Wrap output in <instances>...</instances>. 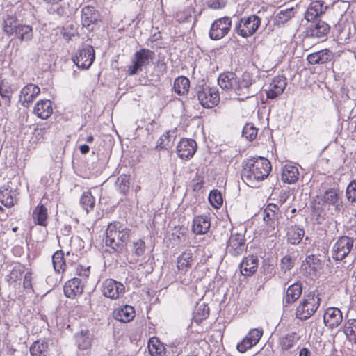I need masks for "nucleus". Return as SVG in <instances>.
<instances>
[{"label": "nucleus", "instance_id": "a18cd8bd", "mask_svg": "<svg viewBox=\"0 0 356 356\" xmlns=\"http://www.w3.org/2000/svg\"><path fill=\"white\" fill-rule=\"evenodd\" d=\"M80 204L87 213L93 210L95 200L90 192H84L80 199Z\"/></svg>", "mask_w": 356, "mask_h": 356}, {"label": "nucleus", "instance_id": "49530a36", "mask_svg": "<svg viewBox=\"0 0 356 356\" xmlns=\"http://www.w3.org/2000/svg\"><path fill=\"white\" fill-rule=\"evenodd\" d=\"M294 15L293 8H289L279 12L275 18V24L281 26L287 22Z\"/></svg>", "mask_w": 356, "mask_h": 356}, {"label": "nucleus", "instance_id": "e433bc0d", "mask_svg": "<svg viewBox=\"0 0 356 356\" xmlns=\"http://www.w3.org/2000/svg\"><path fill=\"white\" fill-rule=\"evenodd\" d=\"M48 351L49 345L45 341H36L30 347L32 356H47Z\"/></svg>", "mask_w": 356, "mask_h": 356}, {"label": "nucleus", "instance_id": "cd10ccee", "mask_svg": "<svg viewBox=\"0 0 356 356\" xmlns=\"http://www.w3.org/2000/svg\"><path fill=\"white\" fill-rule=\"evenodd\" d=\"M32 219L35 225L47 227L48 224L47 208L44 204H38L33 209Z\"/></svg>", "mask_w": 356, "mask_h": 356}, {"label": "nucleus", "instance_id": "5fc2aeb1", "mask_svg": "<svg viewBox=\"0 0 356 356\" xmlns=\"http://www.w3.org/2000/svg\"><path fill=\"white\" fill-rule=\"evenodd\" d=\"M346 196L348 202L351 203L356 202V180L352 181L348 184L346 191Z\"/></svg>", "mask_w": 356, "mask_h": 356}, {"label": "nucleus", "instance_id": "79ce46f5", "mask_svg": "<svg viewBox=\"0 0 356 356\" xmlns=\"http://www.w3.org/2000/svg\"><path fill=\"white\" fill-rule=\"evenodd\" d=\"M13 92L12 86L8 81L0 80V95L4 99L7 106L10 104V98Z\"/></svg>", "mask_w": 356, "mask_h": 356}, {"label": "nucleus", "instance_id": "aec40b11", "mask_svg": "<svg viewBox=\"0 0 356 356\" xmlns=\"http://www.w3.org/2000/svg\"><path fill=\"white\" fill-rule=\"evenodd\" d=\"M83 281L81 279L78 277L71 279L64 286L65 295L70 298L81 295L83 291Z\"/></svg>", "mask_w": 356, "mask_h": 356}, {"label": "nucleus", "instance_id": "4468645a", "mask_svg": "<svg viewBox=\"0 0 356 356\" xmlns=\"http://www.w3.org/2000/svg\"><path fill=\"white\" fill-rule=\"evenodd\" d=\"M287 85L286 78L283 76H277L273 79L268 89L266 96L268 99H275L282 95Z\"/></svg>", "mask_w": 356, "mask_h": 356}, {"label": "nucleus", "instance_id": "423d86ee", "mask_svg": "<svg viewBox=\"0 0 356 356\" xmlns=\"http://www.w3.org/2000/svg\"><path fill=\"white\" fill-rule=\"evenodd\" d=\"M355 243L353 237L341 236L337 238L334 243L331 254L333 259L342 261L350 252Z\"/></svg>", "mask_w": 356, "mask_h": 356}, {"label": "nucleus", "instance_id": "6e6552de", "mask_svg": "<svg viewBox=\"0 0 356 356\" xmlns=\"http://www.w3.org/2000/svg\"><path fill=\"white\" fill-rule=\"evenodd\" d=\"M197 96L200 104L207 108H213L220 100L218 90L209 87L200 88Z\"/></svg>", "mask_w": 356, "mask_h": 356}, {"label": "nucleus", "instance_id": "0eeeda50", "mask_svg": "<svg viewBox=\"0 0 356 356\" xmlns=\"http://www.w3.org/2000/svg\"><path fill=\"white\" fill-rule=\"evenodd\" d=\"M232 26V19L230 17H224L216 19L212 24L209 37L212 40H218L227 35Z\"/></svg>", "mask_w": 356, "mask_h": 356}, {"label": "nucleus", "instance_id": "0e129e2a", "mask_svg": "<svg viewBox=\"0 0 356 356\" xmlns=\"http://www.w3.org/2000/svg\"><path fill=\"white\" fill-rule=\"evenodd\" d=\"M280 199L279 200L280 204H282L283 203H284L288 197V195H286V193L285 192H282L280 194Z\"/></svg>", "mask_w": 356, "mask_h": 356}, {"label": "nucleus", "instance_id": "4be33fe9", "mask_svg": "<svg viewBox=\"0 0 356 356\" xmlns=\"http://www.w3.org/2000/svg\"><path fill=\"white\" fill-rule=\"evenodd\" d=\"M280 213H264L263 220L264 222L265 234L268 236H273L279 224Z\"/></svg>", "mask_w": 356, "mask_h": 356}, {"label": "nucleus", "instance_id": "b1692460", "mask_svg": "<svg viewBox=\"0 0 356 356\" xmlns=\"http://www.w3.org/2000/svg\"><path fill=\"white\" fill-rule=\"evenodd\" d=\"M113 318L120 322L127 323L131 321L135 316V310L130 305L118 307L113 310Z\"/></svg>", "mask_w": 356, "mask_h": 356}, {"label": "nucleus", "instance_id": "1a4fd4ad", "mask_svg": "<svg viewBox=\"0 0 356 356\" xmlns=\"http://www.w3.org/2000/svg\"><path fill=\"white\" fill-rule=\"evenodd\" d=\"M95 50L90 45L84 46L79 49L74 57L73 61L80 69H88L95 60Z\"/></svg>", "mask_w": 356, "mask_h": 356}, {"label": "nucleus", "instance_id": "37998d69", "mask_svg": "<svg viewBox=\"0 0 356 356\" xmlns=\"http://www.w3.org/2000/svg\"><path fill=\"white\" fill-rule=\"evenodd\" d=\"M174 131H166L158 140L156 148L161 149H168L170 148L174 143V136L172 135Z\"/></svg>", "mask_w": 356, "mask_h": 356}, {"label": "nucleus", "instance_id": "3c124183", "mask_svg": "<svg viewBox=\"0 0 356 356\" xmlns=\"http://www.w3.org/2000/svg\"><path fill=\"white\" fill-rule=\"evenodd\" d=\"M11 190L5 189L0 191V202L6 207H11L15 204V200Z\"/></svg>", "mask_w": 356, "mask_h": 356}, {"label": "nucleus", "instance_id": "a878e982", "mask_svg": "<svg viewBox=\"0 0 356 356\" xmlns=\"http://www.w3.org/2000/svg\"><path fill=\"white\" fill-rule=\"evenodd\" d=\"M302 284L299 282L290 285L286 291L284 300V306L288 307L295 302L301 296Z\"/></svg>", "mask_w": 356, "mask_h": 356}, {"label": "nucleus", "instance_id": "de8ad7c7", "mask_svg": "<svg viewBox=\"0 0 356 356\" xmlns=\"http://www.w3.org/2000/svg\"><path fill=\"white\" fill-rule=\"evenodd\" d=\"M343 332L350 341L356 343V319H350L345 323Z\"/></svg>", "mask_w": 356, "mask_h": 356}, {"label": "nucleus", "instance_id": "bf43d9fd", "mask_svg": "<svg viewBox=\"0 0 356 356\" xmlns=\"http://www.w3.org/2000/svg\"><path fill=\"white\" fill-rule=\"evenodd\" d=\"M282 268L286 271L293 266V261L290 256H284L281 260Z\"/></svg>", "mask_w": 356, "mask_h": 356}, {"label": "nucleus", "instance_id": "bb28decb", "mask_svg": "<svg viewBox=\"0 0 356 356\" xmlns=\"http://www.w3.org/2000/svg\"><path fill=\"white\" fill-rule=\"evenodd\" d=\"M33 113L41 119H47L53 113L52 102L48 99L38 102L34 107Z\"/></svg>", "mask_w": 356, "mask_h": 356}, {"label": "nucleus", "instance_id": "f8f14e48", "mask_svg": "<svg viewBox=\"0 0 356 356\" xmlns=\"http://www.w3.org/2000/svg\"><path fill=\"white\" fill-rule=\"evenodd\" d=\"M245 239L241 234H232L227 245V251L233 256H238L245 250Z\"/></svg>", "mask_w": 356, "mask_h": 356}, {"label": "nucleus", "instance_id": "f257e3e1", "mask_svg": "<svg viewBox=\"0 0 356 356\" xmlns=\"http://www.w3.org/2000/svg\"><path fill=\"white\" fill-rule=\"evenodd\" d=\"M271 170L270 161L264 157H252L243 162L241 177L249 186L255 188Z\"/></svg>", "mask_w": 356, "mask_h": 356}, {"label": "nucleus", "instance_id": "4c0bfd02", "mask_svg": "<svg viewBox=\"0 0 356 356\" xmlns=\"http://www.w3.org/2000/svg\"><path fill=\"white\" fill-rule=\"evenodd\" d=\"M18 25L17 19L14 16L7 15L3 17V31L8 35H12L15 33Z\"/></svg>", "mask_w": 356, "mask_h": 356}, {"label": "nucleus", "instance_id": "9b49d317", "mask_svg": "<svg viewBox=\"0 0 356 356\" xmlns=\"http://www.w3.org/2000/svg\"><path fill=\"white\" fill-rule=\"evenodd\" d=\"M102 291L104 296L115 300L124 293V286L119 282L108 279L103 283Z\"/></svg>", "mask_w": 356, "mask_h": 356}, {"label": "nucleus", "instance_id": "72a5a7b5", "mask_svg": "<svg viewBox=\"0 0 356 356\" xmlns=\"http://www.w3.org/2000/svg\"><path fill=\"white\" fill-rule=\"evenodd\" d=\"M193 254L189 251L184 252L177 261V269L181 273H185L191 267Z\"/></svg>", "mask_w": 356, "mask_h": 356}, {"label": "nucleus", "instance_id": "4d7b16f0", "mask_svg": "<svg viewBox=\"0 0 356 356\" xmlns=\"http://www.w3.org/2000/svg\"><path fill=\"white\" fill-rule=\"evenodd\" d=\"M90 266H84L82 265H78L76 268V274L82 280H83V282L86 280L89 277L90 274Z\"/></svg>", "mask_w": 356, "mask_h": 356}, {"label": "nucleus", "instance_id": "412c9836", "mask_svg": "<svg viewBox=\"0 0 356 356\" xmlns=\"http://www.w3.org/2000/svg\"><path fill=\"white\" fill-rule=\"evenodd\" d=\"M100 20L99 12L92 6H86L81 10V23L83 26L89 27Z\"/></svg>", "mask_w": 356, "mask_h": 356}, {"label": "nucleus", "instance_id": "9d476101", "mask_svg": "<svg viewBox=\"0 0 356 356\" xmlns=\"http://www.w3.org/2000/svg\"><path fill=\"white\" fill-rule=\"evenodd\" d=\"M253 82L252 76L248 73L243 74L241 80L236 78V95L241 96L242 99L254 96L257 91L251 89Z\"/></svg>", "mask_w": 356, "mask_h": 356}, {"label": "nucleus", "instance_id": "39448f33", "mask_svg": "<svg viewBox=\"0 0 356 356\" xmlns=\"http://www.w3.org/2000/svg\"><path fill=\"white\" fill-rule=\"evenodd\" d=\"M154 58V53L148 49H141L136 51L132 58V65L127 68V74L129 76L136 74L150 65Z\"/></svg>", "mask_w": 356, "mask_h": 356}, {"label": "nucleus", "instance_id": "69168bd1", "mask_svg": "<svg viewBox=\"0 0 356 356\" xmlns=\"http://www.w3.org/2000/svg\"><path fill=\"white\" fill-rule=\"evenodd\" d=\"M313 212L320 214L318 212L319 208H320V202H314L313 205L312 206Z\"/></svg>", "mask_w": 356, "mask_h": 356}, {"label": "nucleus", "instance_id": "20e7f679", "mask_svg": "<svg viewBox=\"0 0 356 356\" xmlns=\"http://www.w3.org/2000/svg\"><path fill=\"white\" fill-rule=\"evenodd\" d=\"M261 24V19L254 15L244 16L239 18L235 24L234 31L238 36L248 38L252 36L259 29Z\"/></svg>", "mask_w": 356, "mask_h": 356}, {"label": "nucleus", "instance_id": "6e6d98bb", "mask_svg": "<svg viewBox=\"0 0 356 356\" xmlns=\"http://www.w3.org/2000/svg\"><path fill=\"white\" fill-rule=\"evenodd\" d=\"M206 5L211 9L218 10L223 8L227 3V0H205Z\"/></svg>", "mask_w": 356, "mask_h": 356}, {"label": "nucleus", "instance_id": "a211bd4d", "mask_svg": "<svg viewBox=\"0 0 356 356\" xmlns=\"http://www.w3.org/2000/svg\"><path fill=\"white\" fill-rule=\"evenodd\" d=\"M343 320L341 311L337 307H329L325 311L323 321L329 328H334L339 326Z\"/></svg>", "mask_w": 356, "mask_h": 356}, {"label": "nucleus", "instance_id": "f3484780", "mask_svg": "<svg viewBox=\"0 0 356 356\" xmlns=\"http://www.w3.org/2000/svg\"><path fill=\"white\" fill-rule=\"evenodd\" d=\"M40 88L34 84L25 86L20 91L19 102L24 107H29L36 97L40 94Z\"/></svg>", "mask_w": 356, "mask_h": 356}, {"label": "nucleus", "instance_id": "393cba45", "mask_svg": "<svg viewBox=\"0 0 356 356\" xmlns=\"http://www.w3.org/2000/svg\"><path fill=\"white\" fill-rule=\"evenodd\" d=\"M327 8V6L321 0L312 1L305 13V17L307 21H312L324 13Z\"/></svg>", "mask_w": 356, "mask_h": 356}, {"label": "nucleus", "instance_id": "6ab92c4d", "mask_svg": "<svg viewBox=\"0 0 356 356\" xmlns=\"http://www.w3.org/2000/svg\"><path fill=\"white\" fill-rule=\"evenodd\" d=\"M334 58V53L328 49L310 54L307 60L311 65H323L330 62Z\"/></svg>", "mask_w": 356, "mask_h": 356}, {"label": "nucleus", "instance_id": "ea45409f", "mask_svg": "<svg viewBox=\"0 0 356 356\" xmlns=\"http://www.w3.org/2000/svg\"><path fill=\"white\" fill-rule=\"evenodd\" d=\"M148 349L152 356H162L165 351L164 345L157 338H152L149 340Z\"/></svg>", "mask_w": 356, "mask_h": 356}, {"label": "nucleus", "instance_id": "dca6fc26", "mask_svg": "<svg viewBox=\"0 0 356 356\" xmlns=\"http://www.w3.org/2000/svg\"><path fill=\"white\" fill-rule=\"evenodd\" d=\"M321 200L325 204L333 206L334 210L337 211H340L343 208L341 193L337 189L330 188L325 191L322 196Z\"/></svg>", "mask_w": 356, "mask_h": 356}, {"label": "nucleus", "instance_id": "864d4df0", "mask_svg": "<svg viewBox=\"0 0 356 356\" xmlns=\"http://www.w3.org/2000/svg\"><path fill=\"white\" fill-rule=\"evenodd\" d=\"M257 135V129L252 124H246L243 129L242 136L247 140L252 141Z\"/></svg>", "mask_w": 356, "mask_h": 356}, {"label": "nucleus", "instance_id": "2f4dec72", "mask_svg": "<svg viewBox=\"0 0 356 356\" xmlns=\"http://www.w3.org/2000/svg\"><path fill=\"white\" fill-rule=\"evenodd\" d=\"M210 221L207 216H198L193 219L192 229L195 234H203L210 228Z\"/></svg>", "mask_w": 356, "mask_h": 356}, {"label": "nucleus", "instance_id": "774afa93", "mask_svg": "<svg viewBox=\"0 0 356 356\" xmlns=\"http://www.w3.org/2000/svg\"><path fill=\"white\" fill-rule=\"evenodd\" d=\"M46 3L49 4H56L61 1L62 0H44Z\"/></svg>", "mask_w": 356, "mask_h": 356}, {"label": "nucleus", "instance_id": "f03ea898", "mask_svg": "<svg viewBox=\"0 0 356 356\" xmlns=\"http://www.w3.org/2000/svg\"><path fill=\"white\" fill-rule=\"evenodd\" d=\"M131 231L120 222H111L106 229L105 244L113 251L121 252L130 240Z\"/></svg>", "mask_w": 356, "mask_h": 356}, {"label": "nucleus", "instance_id": "2eb2a0df", "mask_svg": "<svg viewBox=\"0 0 356 356\" xmlns=\"http://www.w3.org/2000/svg\"><path fill=\"white\" fill-rule=\"evenodd\" d=\"M197 149L196 142L193 139L182 138L177 146V153L182 159H188L194 155Z\"/></svg>", "mask_w": 356, "mask_h": 356}, {"label": "nucleus", "instance_id": "e2e57ef3", "mask_svg": "<svg viewBox=\"0 0 356 356\" xmlns=\"http://www.w3.org/2000/svg\"><path fill=\"white\" fill-rule=\"evenodd\" d=\"M79 149H80V152L83 154H86L88 153L89 150H90V147L87 145H83L80 146Z\"/></svg>", "mask_w": 356, "mask_h": 356}, {"label": "nucleus", "instance_id": "7c9ffc66", "mask_svg": "<svg viewBox=\"0 0 356 356\" xmlns=\"http://www.w3.org/2000/svg\"><path fill=\"white\" fill-rule=\"evenodd\" d=\"M330 29L329 24L323 21L318 20L310 26L309 33L312 37L321 38L326 36Z\"/></svg>", "mask_w": 356, "mask_h": 356}, {"label": "nucleus", "instance_id": "5701e85b", "mask_svg": "<svg viewBox=\"0 0 356 356\" xmlns=\"http://www.w3.org/2000/svg\"><path fill=\"white\" fill-rule=\"evenodd\" d=\"M218 85L220 87L227 91H233L236 94V76L234 73L227 72L221 74L218 77Z\"/></svg>", "mask_w": 356, "mask_h": 356}, {"label": "nucleus", "instance_id": "603ef678", "mask_svg": "<svg viewBox=\"0 0 356 356\" xmlns=\"http://www.w3.org/2000/svg\"><path fill=\"white\" fill-rule=\"evenodd\" d=\"M209 200L215 208H219L223 202L222 194L218 190H213L209 195Z\"/></svg>", "mask_w": 356, "mask_h": 356}, {"label": "nucleus", "instance_id": "c9c22d12", "mask_svg": "<svg viewBox=\"0 0 356 356\" xmlns=\"http://www.w3.org/2000/svg\"><path fill=\"white\" fill-rule=\"evenodd\" d=\"M14 33L21 42H29L33 38V29L29 25L19 24Z\"/></svg>", "mask_w": 356, "mask_h": 356}, {"label": "nucleus", "instance_id": "052dcab7", "mask_svg": "<svg viewBox=\"0 0 356 356\" xmlns=\"http://www.w3.org/2000/svg\"><path fill=\"white\" fill-rule=\"evenodd\" d=\"M31 280H32L31 273H26V275H24V282H23L24 289H32Z\"/></svg>", "mask_w": 356, "mask_h": 356}, {"label": "nucleus", "instance_id": "c85d7f7f", "mask_svg": "<svg viewBox=\"0 0 356 356\" xmlns=\"http://www.w3.org/2000/svg\"><path fill=\"white\" fill-rule=\"evenodd\" d=\"M75 339L79 350H88L92 346L93 335L88 330H82L75 335Z\"/></svg>", "mask_w": 356, "mask_h": 356}, {"label": "nucleus", "instance_id": "7ed1b4c3", "mask_svg": "<svg viewBox=\"0 0 356 356\" xmlns=\"http://www.w3.org/2000/svg\"><path fill=\"white\" fill-rule=\"evenodd\" d=\"M321 300V294L318 290L305 295L296 307V317L300 321L309 318L319 307Z\"/></svg>", "mask_w": 356, "mask_h": 356}, {"label": "nucleus", "instance_id": "c756f323", "mask_svg": "<svg viewBox=\"0 0 356 356\" xmlns=\"http://www.w3.org/2000/svg\"><path fill=\"white\" fill-rule=\"evenodd\" d=\"M257 257L250 256L245 258L240 265L241 273L245 276H250L257 271L258 267Z\"/></svg>", "mask_w": 356, "mask_h": 356}, {"label": "nucleus", "instance_id": "473e14b6", "mask_svg": "<svg viewBox=\"0 0 356 356\" xmlns=\"http://www.w3.org/2000/svg\"><path fill=\"white\" fill-rule=\"evenodd\" d=\"M299 177V172L297 167L291 165H285L282 168L281 175L282 180L289 184L296 182Z\"/></svg>", "mask_w": 356, "mask_h": 356}, {"label": "nucleus", "instance_id": "f704fd0d", "mask_svg": "<svg viewBox=\"0 0 356 356\" xmlns=\"http://www.w3.org/2000/svg\"><path fill=\"white\" fill-rule=\"evenodd\" d=\"M305 235V230L297 226H291L288 228L286 238L289 243L293 245L300 243Z\"/></svg>", "mask_w": 356, "mask_h": 356}, {"label": "nucleus", "instance_id": "13d9d810", "mask_svg": "<svg viewBox=\"0 0 356 356\" xmlns=\"http://www.w3.org/2000/svg\"><path fill=\"white\" fill-rule=\"evenodd\" d=\"M133 252L137 256H141L145 250V243L143 241L139 239L133 243Z\"/></svg>", "mask_w": 356, "mask_h": 356}, {"label": "nucleus", "instance_id": "09e8293b", "mask_svg": "<svg viewBox=\"0 0 356 356\" xmlns=\"http://www.w3.org/2000/svg\"><path fill=\"white\" fill-rule=\"evenodd\" d=\"M118 191L123 195H127L130 188V178L126 175H120L115 182Z\"/></svg>", "mask_w": 356, "mask_h": 356}, {"label": "nucleus", "instance_id": "a19ab883", "mask_svg": "<svg viewBox=\"0 0 356 356\" xmlns=\"http://www.w3.org/2000/svg\"><path fill=\"white\" fill-rule=\"evenodd\" d=\"M190 87V81L185 76L177 77L174 82L175 92L179 95H185Z\"/></svg>", "mask_w": 356, "mask_h": 356}, {"label": "nucleus", "instance_id": "ddd939ff", "mask_svg": "<svg viewBox=\"0 0 356 356\" xmlns=\"http://www.w3.org/2000/svg\"><path fill=\"white\" fill-rule=\"evenodd\" d=\"M262 335V328L252 329L242 341L237 345V350L241 353H245L247 350L257 344Z\"/></svg>", "mask_w": 356, "mask_h": 356}, {"label": "nucleus", "instance_id": "58836bf2", "mask_svg": "<svg viewBox=\"0 0 356 356\" xmlns=\"http://www.w3.org/2000/svg\"><path fill=\"white\" fill-rule=\"evenodd\" d=\"M299 340L300 337L296 332L289 333L280 339L281 349L288 350L293 348Z\"/></svg>", "mask_w": 356, "mask_h": 356}, {"label": "nucleus", "instance_id": "680f3d73", "mask_svg": "<svg viewBox=\"0 0 356 356\" xmlns=\"http://www.w3.org/2000/svg\"><path fill=\"white\" fill-rule=\"evenodd\" d=\"M279 211V207L277 204H269L266 208L264 209V213H280L278 212Z\"/></svg>", "mask_w": 356, "mask_h": 356}, {"label": "nucleus", "instance_id": "8fccbe9b", "mask_svg": "<svg viewBox=\"0 0 356 356\" xmlns=\"http://www.w3.org/2000/svg\"><path fill=\"white\" fill-rule=\"evenodd\" d=\"M52 263L55 271L60 273V270L65 271L66 264L64 260V256L62 252H56L52 256Z\"/></svg>", "mask_w": 356, "mask_h": 356}, {"label": "nucleus", "instance_id": "c03bdc74", "mask_svg": "<svg viewBox=\"0 0 356 356\" xmlns=\"http://www.w3.org/2000/svg\"><path fill=\"white\" fill-rule=\"evenodd\" d=\"M209 315V308L207 305L202 303L197 305L195 308L193 320L197 323H200L203 320L208 318Z\"/></svg>", "mask_w": 356, "mask_h": 356}, {"label": "nucleus", "instance_id": "338daca9", "mask_svg": "<svg viewBox=\"0 0 356 356\" xmlns=\"http://www.w3.org/2000/svg\"><path fill=\"white\" fill-rule=\"evenodd\" d=\"M310 352L307 348H302L300 350L299 356H309Z\"/></svg>", "mask_w": 356, "mask_h": 356}]
</instances>
